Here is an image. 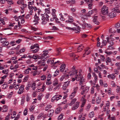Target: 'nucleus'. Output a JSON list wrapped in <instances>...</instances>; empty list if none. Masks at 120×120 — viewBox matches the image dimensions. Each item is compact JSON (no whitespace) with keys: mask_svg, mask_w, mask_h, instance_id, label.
<instances>
[{"mask_svg":"<svg viewBox=\"0 0 120 120\" xmlns=\"http://www.w3.org/2000/svg\"><path fill=\"white\" fill-rule=\"evenodd\" d=\"M0 42L3 43L2 45V46H7L9 43L8 41H6V38H2Z\"/></svg>","mask_w":120,"mask_h":120,"instance_id":"0eeeda50","label":"nucleus"},{"mask_svg":"<svg viewBox=\"0 0 120 120\" xmlns=\"http://www.w3.org/2000/svg\"><path fill=\"white\" fill-rule=\"evenodd\" d=\"M105 52L108 55H110L112 54L113 53V52L111 51H108L107 50H106Z\"/></svg>","mask_w":120,"mask_h":120,"instance_id":"bf43d9fd","label":"nucleus"},{"mask_svg":"<svg viewBox=\"0 0 120 120\" xmlns=\"http://www.w3.org/2000/svg\"><path fill=\"white\" fill-rule=\"evenodd\" d=\"M40 19L38 16L37 15L36 13L35 14L34 17V20L33 22L35 23L34 24L35 25H36L38 23V21Z\"/></svg>","mask_w":120,"mask_h":120,"instance_id":"9d476101","label":"nucleus"},{"mask_svg":"<svg viewBox=\"0 0 120 120\" xmlns=\"http://www.w3.org/2000/svg\"><path fill=\"white\" fill-rule=\"evenodd\" d=\"M41 19L42 20L41 23L43 25L45 24L49 20L48 19H45V17L43 16L41 17Z\"/></svg>","mask_w":120,"mask_h":120,"instance_id":"f8f14e48","label":"nucleus"},{"mask_svg":"<svg viewBox=\"0 0 120 120\" xmlns=\"http://www.w3.org/2000/svg\"><path fill=\"white\" fill-rule=\"evenodd\" d=\"M54 110L52 109L50 110L48 112H49V114L48 115V116L49 117H51L52 115H53V113H54Z\"/></svg>","mask_w":120,"mask_h":120,"instance_id":"c85d7f7f","label":"nucleus"},{"mask_svg":"<svg viewBox=\"0 0 120 120\" xmlns=\"http://www.w3.org/2000/svg\"><path fill=\"white\" fill-rule=\"evenodd\" d=\"M38 64L40 66H44L45 65V61L42 60H41L40 61H38Z\"/></svg>","mask_w":120,"mask_h":120,"instance_id":"412c9836","label":"nucleus"},{"mask_svg":"<svg viewBox=\"0 0 120 120\" xmlns=\"http://www.w3.org/2000/svg\"><path fill=\"white\" fill-rule=\"evenodd\" d=\"M106 63L107 65H108V63H110L111 62V59L109 57H107L106 59Z\"/></svg>","mask_w":120,"mask_h":120,"instance_id":"a19ab883","label":"nucleus"},{"mask_svg":"<svg viewBox=\"0 0 120 120\" xmlns=\"http://www.w3.org/2000/svg\"><path fill=\"white\" fill-rule=\"evenodd\" d=\"M106 39L107 40V42L109 43L110 45L112 46L114 44V42L112 41H110V38L109 37H107L106 38Z\"/></svg>","mask_w":120,"mask_h":120,"instance_id":"b1692460","label":"nucleus"},{"mask_svg":"<svg viewBox=\"0 0 120 120\" xmlns=\"http://www.w3.org/2000/svg\"><path fill=\"white\" fill-rule=\"evenodd\" d=\"M111 91L112 89L110 88H109L107 90V92L108 93V94H112Z\"/></svg>","mask_w":120,"mask_h":120,"instance_id":"13d9d810","label":"nucleus"},{"mask_svg":"<svg viewBox=\"0 0 120 120\" xmlns=\"http://www.w3.org/2000/svg\"><path fill=\"white\" fill-rule=\"evenodd\" d=\"M89 49V48H87L85 50V54L86 55H88L90 54V50H88Z\"/></svg>","mask_w":120,"mask_h":120,"instance_id":"79ce46f5","label":"nucleus"},{"mask_svg":"<svg viewBox=\"0 0 120 120\" xmlns=\"http://www.w3.org/2000/svg\"><path fill=\"white\" fill-rule=\"evenodd\" d=\"M48 53V51L45 50L43 51V54L41 55V56L42 59L43 57L47 56Z\"/></svg>","mask_w":120,"mask_h":120,"instance_id":"4be33fe9","label":"nucleus"},{"mask_svg":"<svg viewBox=\"0 0 120 120\" xmlns=\"http://www.w3.org/2000/svg\"><path fill=\"white\" fill-rule=\"evenodd\" d=\"M24 15H23L22 16H19L18 17V20H17L19 21L20 20H21V19L24 18Z\"/></svg>","mask_w":120,"mask_h":120,"instance_id":"603ef678","label":"nucleus"},{"mask_svg":"<svg viewBox=\"0 0 120 120\" xmlns=\"http://www.w3.org/2000/svg\"><path fill=\"white\" fill-rule=\"evenodd\" d=\"M9 72V70L8 69L4 70L2 71V72L5 74H7Z\"/></svg>","mask_w":120,"mask_h":120,"instance_id":"49530a36","label":"nucleus"},{"mask_svg":"<svg viewBox=\"0 0 120 120\" xmlns=\"http://www.w3.org/2000/svg\"><path fill=\"white\" fill-rule=\"evenodd\" d=\"M8 4H14V2L12 0H8L7 2Z\"/></svg>","mask_w":120,"mask_h":120,"instance_id":"052dcab7","label":"nucleus"},{"mask_svg":"<svg viewBox=\"0 0 120 120\" xmlns=\"http://www.w3.org/2000/svg\"><path fill=\"white\" fill-rule=\"evenodd\" d=\"M101 101V99L99 98V97H98L96 99V103L97 104H99Z\"/></svg>","mask_w":120,"mask_h":120,"instance_id":"69168bd1","label":"nucleus"},{"mask_svg":"<svg viewBox=\"0 0 120 120\" xmlns=\"http://www.w3.org/2000/svg\"><path fill=\"white\" fill-rule=\"evenodd\" d=\"M116 76L114 73L112 74L108 75L107 77L109 79H111L112 80H114L115 79Z\"/></svg>","mask_w":120,"mask_h":120,"instance_id":"6ab92c4d","label":"nucleus"},{"mask_svg":"<svg viewBox=\"0 0 120 120\" xmlns=\"http://www.w3.org/2000/svg\"><path fill=\"white\" fill-rule=\"evenodd\" d=\"M58 83V82L57 80L56 79H54V81L53 82V84L54 86H55L57 85Z\"/></svg>","mask_w":120,"mask_h":120,"instance_id":"e433bc0d","label":"nucleus"},{"mask_svg":"<svg viewBox=\"0 0 120 120\" xmlns=\"http://www.w3.org/2000/svg\"><path fill=\"white\" fill-rule=\"evenodd\" d=\"M8 109V108L7 106L5 105L2 107L1 111L2 112H6L7 111Z\"/></svg>","mask_w":120,"mask_h":120,"instance_id":"393cba45","label":"nucleus"},{"mask_svg":"<svg viewBox=\"0 0 120 120\" xmlns=\"http://www.w3.org/2000/svg\"><path fill=\"white\" fill-rule=\"evenodd\" d=\"M66 67L65 65L64 64H62L60 68V71L63 72L65 69Z\"/></svg>","mask_w":120,"mask_h":120,"instance_id":"bb28decb","label":"nucleus"},{"mask_svg":"<svg viewBox=\"0 0 120 120\" xmlns=\"http://www.w3.org/2000/svg\"><path fill=\"white\" fill-rule=\"evenodd\" d=\"M93 22L96 24L98 25L99 24V22L98 20V17L96 15H95L93 17Z\"/></svg>","mask_w":120,"mask_h":120,"instance_id":"6e6552de","label":"nucleus"},{"mask_svg":"<svg viewBox=\"0 0 120 120\" xmlns=\"http://www.w3.org/2000/svg\"><path fill=\"white\" fill-rule=\"evenodd\" d=\"M68 75L67 74H64L60 79V80L61 81H62L64 79H66L68 78Z\"/></svg>","mask_w":120,"mask_h":120,"instance_id":"ddd939ff","label":"nucleus"},{"mask_svg":"<svg viewBox=\"0 0 120 120\" xmlns=\"http://www.w3.org/2000/svg\"><path fill=\"white\" fill-rule=\"evenodd\" d=\"M1 87L3 89H5L7 87V84L5 82L2 86Z\"/></svg>","mask_w":120,"mask_h":120,"instance_id":"6e6d98bb","label":"nucleus"},{"mask_svg":"<svg viewBox=\"0 0 120 120\" xmlns=\"http://www.w3.org/2000/svg\"><path fill=\"white\" fill-rule=\"evenodd\" d=\"M24 87V86L23 85H22L20 86L19 90L18 92V93L19 94H21L23 92Z\"/></svg>","mask_w":120,"mask_h":120,"instance_id":"4468645a","label":"nucleus"},{"mask_svg":"<svg viewBox=\"0 0 120 120\" xmlns=\"http://www.w3.org/2000/svg\"><path fill=\"white\" fill-rule=\"evenodd\" d=\"M55 73L54 75V76H56L59 74V70H57L56 71H55Z\"/></svg>","mask_w":120,"mask_h":120,"instance_id":"0e129e2a","label":"nucleus"},{"mask_svg":"<svg viewBox=\"0 0 120 120\" xmlns=\"http://www.w3.org/2000/svg\"><path fill=\"white\" fill-rule=\"evenodd\" d=\"M85 27H86L88 28H91L92 26L90 24L84 23L82 25V28L84 29Z\"/></svg>","mask_w":120,"mask_h":120,"instance_id":"a211bd4d","label":"nucleus"},{"mask_svg":"<svg viewBox=\"0 0 120 120\" xmlns=\"http://www.w3.org/2000/svg\"><path fill=\"white\" fill-rule=\"evenodd\" d=\"M38 90L39 91V92L40 91H43L45 89V86L44 84H43L42 85V88H41L38 89Z\"/></svg>","mask_w":120,"mask_h":120,"instance_id":"2f4dec72","label":"nucleus"},{"mask_svg":"<svg viewBox=\"0 0 120 120\" xmlns=\"http://www.w3.org/2000/svg\"><path fill=\"white\" fill-rule=\"evenodd\" d=\"M39 48L38 45L37 44H34V45L30 47L31 49H33V50H31V51H32L34 53L37 52L39 50Z\"/></svg>","mask_w":120,"mask_h":120,"instance_id":"20e7f679","label":"nucleus"},{"mask_svg":"<svg viewBox=\"0 0 120 120\" xmlns=\"http://www.w3.org/2000/svg\"><path fill=\"white\" fill-rule=\"evenodd\" d=\"M115 65L118 67V69H120V62L116 63L115 64Z\"/></svg>","mask_w":120,"mask_h":120,"instance_id":"e2e57ef3","label":"nucleus"},{"mask_svg":"<svg viewBox=\"0 0 120 120\" xmlns=\"http://www.w3.org/2000/svg\"><path fill=\"white\" fill-rule=\"evenodd\" d=\"M83 46L82 45H80L78 48L77 52H79L82 50L83 48Z\"/></svg>","mask_w":120,"mask_h":120,"instance_id":"7c9ffc66","label":"nucleus"},{"mask_svg":"<svg viewBox=\"0 0 120 120\" xmlns=\"http://www.w3.org/2000/svg\"><path fill=\"white\" fill-rule=\"evenodd\" d=\"M78 87L77 86H75L73 88V91L74 93H75L77 92L78 89Z\"/></svg>","mask_w":120,"mask_h":120,"instance_id":"3c124183","label":"nucleus"},{"mask_svg":"<svg viewBox=\"0 0 120 120\" xmlns=\"http://www.w3.org/2000/svg\"><path fill=\"white\" fill-rule=\"evenodd\" d=\"M52 107V106L50 105H48L46 106L45 110L46 111H47Z\"/></svg>","mask_w":120,"mask_h":120,"instance_id":"a18cd8bd","label":"nucleus"},{"mask_svg":"<svg viewBox=\"0 0 120 120\" xmlns=\"http://www.w3.org/2000/svg\"><path fill=\"white\" fill-rule=\"evenodd\" d=\"M108 118L110 120H115V118L114 116H109Z\"/></svg>","mask_w":120,"mask_h":120,"instance_id":"4d7b16f0","label":"nucleus"},{"mask_svg":"<svg viewBox=\"0 0 120 120\" xmlns=\"http://www.w3.org/2000/svg\"><path fill=\"white\" fill-rule=\"evenodd\" d=\"M62 108L59 107L56 109L55 112L56 114H58L62 110Z\"/></svg>","mask_w":120,"mask_h":120,"instance_id":"c756f323","label":"nucleus"},{"mask_svg":"<svg viewBox=\"0 0 120 120\" xmlns=\"http://www.w3.org/2000/svg\"><path fill=\"white\" fill-rule=\"evenodd\" d=\"M31 69L30 68H28L26 70H25V73L26 74H29V71H31Z\"/></svg>","mask_w":120,"mask_h":120,"instance_id":"de8ad7c7","label":"nucleus"},{"mask_svg":"<svg viewBox=\"0 0 120 120\" xmlns=\"http://www.w3.org/2000/svg\"><path fill=\"white\" fill-rule=\"evenodd\" d=\"M34 1L33 0L31 2H28V8H29V6H30V7L32 6H31L33 5L34 4Z\"/></svg>","mask_w":120,"mask_h":120,"instance_id":"8fccbe9b","label":"nucleus"},{"mask_svg":"<svg viewBox=\"0 0 120 120\" xmlns=\"http://www.w3.org/2000/svg\"><path fill=\"white\" fill-rule=\"evenodd\" d=\"M29 9H34V11H37L38 10V9L36 7H34L33 6H31V7H30V6H29Z\"/></svg>","mask_w":120,"mask_h":120,"instance_id":"58836bf2","label":"nucleus"},{"mask_svg":"<svg viewBox=\"0 0 120 120\" xmlns=\"http://www.w3.org/2000/svg\"><path fill=\"white\" fill-rule=\"evenodd\" d=\"M35 108V106L34 105H31V106L29 109L30 111H32Z\"/></svg>","mask_w":120,"mask_h":120,"instance_id":"c03bdc74","label":"nucleus"},{"mask_svg":"<svg viewBox=\"0 0 120 120\" xmlns=\"http://www.w3.org/2000/svg\"><path fill=\"white\" fill-rule=\"evenodd\" d=\"M115 48L112 47V46L109 45L107 48V49L112 50L114 49Z\"/></svg>","mask_w":120,"mask_h":120,"instance_id":"680f3d73","label":"nucleus"},{"mask_svg":"<svg viewBox=\"0 0 120 120\" xmlns=\"http://www.w3.org/2000/svg\"><path fill=\"white\" fill-rule=\"evenodd\" d=\"M76 93H74V92H72L71 94L70 95L69 97V98L70 99H72L75 96V95Z\"/></svg>","mask_w":120,"mask_h":120,"instance_id":"ea45409f","label":"nucleus"},{"mask_svg":"<svg viewBox=\"0 0 120 120\" xmlns=\"http://www.w3.org/2000/svg\"><path fill=\"white\" fill-rule=\"evenodd\" d=\"M31 98V96L29 95H27L26 98V100L27 102L29 101Z\"/></svg>","mask_w":120,"mask_h":120,"instance_id":"4c0bfd02","label":"nucleus"},{"mask_svg":"<svg viewBox=\"0 0 120 120\" xmlns=\"http://www.w3.org/2000/svg\"><path fill=\"white\" fill-rule=\"evenodd\" d=\"M41 79L42 80H45L46 78V76L45 75H42L41 76Z\"/></svg>","mask_w":120,"mask_h":120,"instance_id":"37998d69","label":"nucleus"},{"mask_svg":"<svg viewBox=\"0 0 120 120\" xmlns=\"http://www.w3.org/2000/svg\"><path fill=\"white\" fill-rule=\"evenodd\" d=\"M79 102H76L75 104L73 105L72 107V110H75L79 107Z\"/></svg>","mask_w":120,"mask_h":120,"instance_id":"9b49d317","label":"nucleus"},{"mask_svg":"<svg viewBox=\"0 0 120 120\" xmlns=\"http://www.w3.org/2000/svg\"><path fill=\"white\" fill-rule=\"evenodd\" d=\"M115 4V8L112 9V11H114L116 13H120V7L119 5V3L116 2Z\"/></svg>","mask_w":120,"mask_h":120,"instance_id":"7ed1b4c3","label":"nucleus"},{"mask_svg":"<svg viewBox=\"0 0 120 120\" xmlns=\"http://www.w3.org/2000/svg\"><path fill=\"white\" fill-rule=\"evenodd\" d=\"M66 29L70 30H73L76 33H79L80 32V27L78 26L77 27L71 28L70 27L66 26Z\"/></svg>","mask_w":120,"mask_h":120,"instance_id":"39448f33","label":"nucleus"},{"mask_svg":"<svg viewBox=\"0 0 120 120\" xmlns=\"http://www.w3.org/2000/svg\"><path fill=\"white\" fill-rule=\"evenodd\" d=\"M94 116V113L93 111H92L89 113V117L90 118H92Z\"/></svg>","mask_w":120,"mask_h":120,"instance_id":"c9c22d12","label":"nucleus"},{"mask_svg":"<svg viewBox=\"0 0 120 120\" xmlns=\"http://www.w3.org/2000/svg\"><path fill=\"white\" fill-rule=\"evenodd\" d=\"M15 23H10L9 24V26L6 28L4 29V30H6L7 29H11L12 28V27H13L14 26L13 24Z\"/></svg>","mask_w":120,"mask_h":120,"instance_id":"cd10ccee","label":"nucleus"},{"mask_svg":"<svg viewBox=\"0 0 120 120\" xmlns=\"http://www.w3.org/2000/svg\"><path fill=\"white\" fill-rule=\"evenodd\" d=\"M109 15L110 18H113L116 16V13L112 10V12L109 14Z\"/></svg>","mask_w":120,"mask_h":120,"instance_id":"f3484780","label":"nucleus"},{"mask_svg":"<svg viewBox=\"0 0 120 120\" xmlns=\"http://www.w3.org/2000/svg\"><path fill=\"white\" fill-rule=\"evenodd\" d=\"M70 83V81H67L64 82V84L68 87L69 86Z\"/></svg>","mask_w":120,"mask_h":120,"instance_id":"864d4df0","label":"nucleus"},{"mask_svg":"<svg viewBox=\"0 0 120 120\" xmlns=\"http://www.w3.org/2000/svg\"><path fill=\"white\" fill-rule=\"evenodd\" d=\"M108 8L105 6H103L102 8L100 15H108Z\"/></svg>","mask_w":120,"mask_h":120,"instance_id":"f03ea898","label":"nucleus"},{"mask_svg":"<svg viewBox=\"0 0 120 120\" xmlns=\"http://www.w3.org/2000/svg\"><path fill=\"white\" fill-rule=\"evenodd\" d=\"M96 9H95L89 11L86 15L88 17H90L91 15L92 14L95 12H96Z\"/></svg>","mask_w":120,"mask_h":120,"instance_id":"2eb2a0df","label":"nucleus"},{"mask_svg":"<svg viewBox=\"0 0 120 120\" xmlns=\"http://www.w3.org/2000/svg\"><path fill=\"white\" fill-rule=\"evenodd\" d=\"M28 109L27 108L25 109L24 111L23 112V114L24 116H26L27 114V110Z\"/></svg>","mask_w":120,"mask_h":120,"instance_id":"338daca9","label":"nucleus"},{"mask_svg":"<svg viewBox=\"0 0 120 120\" xmlns=\"http://www.w3.org/2000/svg\"><path fill=\"white\" fill-rule=\"evenodd\" d=\"M116 28H119L120 27V23L119 22L117 23L115 26Z\"/></svg>","mask_w":120,"mask_h":120,"instance_id":"774afa93","label":"nucleus"},{"mask_svg":"<svg viewBox=\"0 0 120 120\" xmlns=\"http://www.w3.org/2000/svg\"><path fill=\"white\" fill-rule=\"evenodd\" d=\"M77 99L76 98H74L72 100L71 102L69 104V105L70 106H71L76 101Z\"/></svg>","mask_w":120,"mask_h":120,"instance_id":"f704fd0d","label":"nucleus"},{"mask_svg":"<svg viewBox=\"0 0 120 120\" xmlns=\"http://www.w3.org/2000/svg\"><path fill=\"white\" fill-rule=\"evenodd\" d=\"M72 72L70 75L72 76L71 81L74 82L76 80L79 81V85H80L84 82V78L81 75L82 70L81 69L77 70L75 69V67L73 66L72 68Z\"/></svg>","mask_w":120,"mask_h":120,"instance_id":"f257e3e1","label":"nucleus"},{"mask_svg":"<svg viewBox=\"0 0 120 120\" xmlns=\"http://www.w3.org/2000/svg\"><path fill=\"white\" fill-rule=\"evenodd\" d=\"M82 115H80L79 117V119L80 120H85V118L84 117H83L82 118Z\"/></svg>","mask_w":120,"mask_h":120,"instance_id":"5fc2aeb1","label":"nucleus"},{"mask_svg":"<svg viewBox=\"0 0 120 120\" xmlns=\"http://www.w3.org/2000/svg\"><path fill=\"white\" fill-rule=\"evenodd\" d=\"M63 114L62 113L58 117V120H61L63 119Z\"/></svg>","mask_w":120,"mask_h":120,"instance_id":"09e8293b","label":"nucleus"},{"mask_svg":"<svg viewBox=\"0 0 120 120\" xmlns=\"http://www.w3.org/2000/svg\"><path fill=\"white\" fill-rule=\"evenodd\" d=\"M32 58L34 59H42V57L41 56L38 55L34 54L32 56Z\"/></svg>","mask_w":120,"mask_h":120,"instance_id":"a878e982","label":"nucleus"},{"mask_svg":"<svg viewBox=\"0 0 120 120\" xmlns=\"http://www.w3.org/2000/svg\"><path fill=\"white\" fill-rule=\"evenodd\" d=\"M46 115H44V113H41L38 116L37 118L38 119H41L43 117L44 119H45L46 116Z\"/></svg>","mask_w":120,"mask_h":120,"instance_id":"5701e85b","label":"nucleus"},{"mask_svg":"<svg viewBox=\"0 0 120 120\" xmlns=\"http://www.w3.org/2000/svg\"><path fill=\"white\" fill-rule=\"evenodd\" d=\"M62 96L60 95L57 94L56 95L52 98V101L53 102L55 101H57L59 99H61Z\"/></svg>","mask_w":120,"mask_h":120,"instance_id":"423d86ee","label":"nucleus"},{"mask_svg":"<svg viewBox=\"0 0 120 120\" xmlns=\"http://www.w3.org/2000/svg\"><path fill=\"white\" fill-rule=\"evenodd\" d=\"M85 95H84L83 96L82 98H81V99L80 100V101H81L82 102V103H85L86 101V100L84 98V97L85 96Z\"/></svg>","mask_w":120,"mask_h":120,"instance_id":"72a5a7b5","label":"nucleus"},{"mask_svg":"<svg viewBox=\"0 0 120 120\" xmlns=\"http://www.w3.org/2000/svg\"><path fill=\"white\" fill-rule=\"evenodd\" d=\"M82 84L80 85L81 86V88L82 89H84V90H85L86 92H87L89 90V87H87L86 86H82Z\"/></svg>","mask_w":120,"mask_h":120,"instance_id":"aec40b11","label":"nucleus"},{"mask_svg":"<svg viewBox=\"0 0 120 120\" xmlns=\"http://www.w3.org/2000/svg\"><path fill=\"white\" fill-rule=\"evenodd\" d=\"M109 103L108 102V103L106 104V106H104L103 111H105L106 110V112L107 114H109V112L110 110L109 109Z\"/></svg>","mask_w":120,"mask_h":120,"instance_id":"1a4fd4ad","label":"nucleus"},{"mask_svg":"<svg viewBox=\"0 0 120 120\" xmlns=\"http://www.w3.org/2000/svg\"><path fill=\"white\" fill-rule=\"evenodd\" d=\"M68 20L66 21V22L67 23H71L73 21V19L72 16L68 15Z\"/></svg>","mask_w":120,"mask_h":120,"instance_id":"dca6fc26","label":"nucleus"},{"mask_svg":"<svg viewBox=\"0 0 120 120\" xmlns=\"http://www.w3.org/2000/svg\"><path fill=\"white\" fill-rule=\"evenodd\" d=\"M43 95L42 93H40L38 96L37 99L39 100H41L43 96Z\"/></svg>","mask_w":120,"mask_h":120,"instance_id":"473e14b6","label":"nucleus"}]
</instances>
